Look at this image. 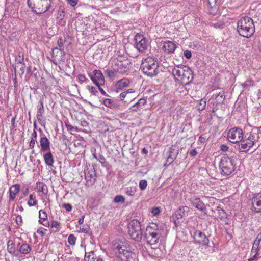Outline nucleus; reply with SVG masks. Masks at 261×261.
<instances>
[{"instance_id":"19","label":"nucleus","mask_w":261,"mask_h":261,"mask_svg":"<svg viewBox=\"0 0 261 261\" xmlns=\"http://www.w3.org/2000/svg\"><path fill=\"white\" fill-rule=\"evenodd\" d=\"M252 205L254 206L255 204L257 207H254V211L256 213L261 212V193L254 195L252 199Z\"/></svg>"},{"instance_id":"39","label":"nucleus","mask_w":261,"mask_h":261,"mask_svg":"<svg viewBox=\"0 0 261 261\" xmlns=\"http://www.w3.org/2000/svg\"><path fill=\"white\" fill-rule=\"evenodd\" d=\"M216 210L218 213L219 217L220 218L221 220H223L227 218V215L226 212L223 208L220 207V206H217Z\"/></svg>"},{"instance_id":"49","label":"nucleus","mask_w":261,"mask_h":261,"mask_svg":"<svg viewBox=\"0 0 261 261\" xmlns=\"http://www.w3.org/2000/svg\"><path fill=\"white\" fill-rule=\"evenodd\" d=\"M125 198L121 195H117L115 197L114 201L116 203H124L125 202Z\"/></svg>"},{"instance_id":"48","label":"nucleus","mask_w":261,"mask_h":261,"mask_svg":"<svg viewBox=\"0 0 261 261\" xmlns=\"http://www.w3.org/2000/svg\"><path fill=\"white\" fill-rule=\"evenodd\" d=\"M24 62L23 55H21V53L19 52L18 56L15 57V63H20Z\"/></svg>"},{"instance_id":"55","label":"nucleus","mask_w":261,"mask_h":261,"mask_svg":"<svg viewBox=\"0 0 261 261\" xmlns=\"http://www.w3.org/2000/svg\"><path fill=\"white\" fill-rule=\"evenodd\" d=\"M260 241H261V232L259 233L257 235L256 239L254 241L253 244H255V246H256V245H259Z\"/></svg>"},{"instance_id":"24","label":"nucleus","mask_w":261,"mask_h":261,"mask_svg":"<svg viewBox=\"0 0 261 261\" xmlns=\"http://www.w3.org/2000/svg\"><path fill=\"white\" fill-rule=\"evenodd\" d=\"M39 222L44 226L48 227L50 225L49 222L46 221L47 215L43 210H40L39 212Z\"/></svg>"},{"instance_id":"27","label":"nucleus","mask_w":261,"mask_h":261,"mask_svg":"<svg viewBox=\"0 0 261 261\" xmlns=\"http://www.w3.org/2000/svg\"><path fill=\"white\" fill-rule=\"evenodd\" d=\"M46 153L43 155V158L45 164L49 166H52L54 163V159L52 153L49 151H46Z\"/></svg>"},{"instance_id":"21","label":"nucleus","mask_w":261,"mask_h":261,"mask_svg":"<svg viewBox=\"0 0 261 261\" xmlns=\"http://www.w3.org/2000/svg\"><path fill=\"white\" fill-rule=\"evenodd\" d=\"M45 110L43 106V101L42 99H40L37 105V112L36 114L37 120L39 123L41 122Z\"/></svg>"},{"instance_id":"1","label":"nucleus","mask_w":261,"mask_h":261,"mask_svg":"<svg viewBox=\"0 0 261 261\" xmlns=\"http://www.w3.org/2000/svg\"><path fill=\"white\" fill-rule=\"evenodd\" d=\"M261 134L260 128L256 127L244 135L241 143L239 145L240 150L242 152L248 151L250 148H257L260 146L259 134Z\"/></svg>"},{"instance_id":"45","label":"nucleus","mask_w":261,"mask_h":261,"mask_svg":"<svg viewBox=\"0 0 261 261\" xmlns=\"http://www.w3.org/2000/svg\"><path fill=\"white\" fill-rule=\"evenodd\" d=\"M95 253L93 251H91L88 253H86L85 257L88 258V261H94L95 260Z\"/></svg>"},{"instance_id":"43","label":"nucleus","mask_w":261,"mask_h":261,"mask_svg":"<svg viewBox=\"0 0 261 261\" xmlns=\"http://www.w3.org/2000/svg\"><path fill=\"white\" fill-rule=\"evenodd\" d=\"M60 226V223L57 221H52L51 222L50 226L51 228H54L55 229L53 231L55 232L58 231L59 228Z\"/></svg>"},{"instance_id":"63","label":"nucleus","mask_w":261,"mask_h":261,"mask_svg":"<svg viewBox=\"0 0 261 261\" xmlns=\"http://www.w3.org/2000/svg\"><path fill=\"white\" fill-rule=\"evenodd\" d=\"M68 3L72 7H74L77 5L78 0H67Z\"/></svg>"},{"instance_id":"29","label":"nucleus","mask_w":261,"mask_h":261,"mask_svg":"<svg viewBox=\"0 0 261 261\" xmlns=\"http://www.w3.org/2000/svg\"><path fill=\"white\" fill-rule=\"evenodd\" d=\"M130 81L128 79L123 78L119 80L116 84V88L117 89H122L124 88L127 87L129 86Z\"/></svg>"},{"instance_id":"40","label":"nucleus","mask_w":261,"mask_h":261,"mask_svg":"<svg viewBox=\"0 0 261 261\" xmlns=\"http://www.w3.org/2000/svg\"><path fill=\"white\" fill-rule=\"evenodd\" d=\"M137 191V188L135 187H128L126 188L125 193L130 197H133Z\"/></svg>"},{"instance_id":"34","label":"nucleus","mask_w":261,"mask_h":261,"mask_svg":"<svg viewBox=\"0 0 261 261\" xmlns=\"http://www.w3.org/2000/svg\"><path fill=\"white\" fill-rule=\"evenodd\" d=\"M113 69L111 70L107 69L105 70V73L107 76L110 79H114L117 77L118 71L115 69V66H113Z\"/></svg>"},{"instance_id":"16","label":"nucleus","mask_w":261,"mask_h":261,"mask_svg":"<svg viewBox=\"0 0 261 261\" xmlns=\"http://www.w3.org/2000/svg\"><path fill=\"white\" fill-rule=\"evenodd\" d=\"M193 78L192 70L190 68L186 67L184 73L182 74V77L180 80L181 83L185 85H189L192 83Z\"/></svg>"},{"instance_id":"26","label":"nucleus","mask_w":261,"mask_h":261,"mask_svg":"<svg viewBox=\"0 0 261 261\" xmlns=\"http://www.w3.org/2000/svg\"><path fill=\"white\" fill-rule=\"evenodd\" d=\"M19 184H15L14 185L12 186L9 189V200L10 201H13L16 195L19 192Z\"/></svg>"},{"instance_id":"42","label":"nucleus","mask_w":261,"mask_h":261,"mask_svg":"<svg viewBox=\"0 0 261 261\" xmlns=\"http://www.w3.org/2000/svg\"><path fill=\"white\" fill-rule=\"evenodd\" d=\"M206 103V101L205 99H201L196 107L199 110L202 111L205 108Z\"/></svg>"},{"instance_id":"60","label":"nucleus","mask_w":261,"mask_h":261,"mask_svg":"<svg viewBox=\"0 0 261 261\" xmlns=\"http://www.w3.org/2000/svg\"><path fill=\"white\" fill-rule=\"evenodd\" d=\"M126 60H128L127 57L124 56H118V57L116 58V62L118 63L119 62H122L121 61H124Z\"/></svg>"},{"instance_id":"3","label":"nucleus","mask_w":261,"mask_h":261,"mask_svg":"<svg viewBox=\"0 0 261 261\" xmlns=\"http://www.w3.org/2000/svg\"><path fill=\"white\" fill-rule=\"evenodd\" d=\"M159 63L156 59L148 57L142 61L141 69L143 73L152 77L156 76L160 72Z\"/></svg>"},{"instance_id":"59","label":"nucleus","mask_w":261,"mask_h":261,"mask_svg":"<svg viewBox=\"0 0 261 261\" xmlns=\"http://www.w3.org/2000/svg\"><path fill=\"white\" fill-rule=\"evenodd\" d=\"M160 212L161 211L160 208L158 207L152 208L151 211V213L153 214L154 216L159 214Z\"/></svg>"},{"instance_id":"4","label":"nucleus","mask_w":261,"mask_h":261,"mask_svg":"<svg viewBox=\"0 0 261 261\" xmlns=\"http://www.w3.org/2000/svg\"><path fill=\"white\" fill-rule=\"evenodd\" d=\"M238 31L239 34L249 38L254 33V25L251 17H242L238 22Z\"/></svg>"},{"instance_id":"36","label":"nucleus","mask_w":261,"mask_h":261,"mask_svg":"<svg viewBox=\"0 0 261 261\" xmlns=\"http://www.w3.org/2000/svg\"><path fill=\"white\" fill-rule=\"evenodd\" d=\"M169 159H171V161H173L177 157L178 152L177 150H176L175 147L171 146L169 151Z\"/></svg>"},{"instance_id":"61","label":"nucleus","mask_w":261,"mask_h":261,"mask_svg":"<svg viewBox=\"0 0 261 261\" xmlns=\"http://www.w3.org/2000/svg\"><path fill=\"white\" fill-rule=\"evenodd\" d=\"M258 246H259V245H256V246H255V244H253V246H252V248L251 249V255H252L253 254H257V252L258 250Z\"/></svg>"},{"instance_id":"25","label":"nucleus","mask_w":261,"mask_h":261,"mask_svg":"<svg viewBox=\"0 0 261 261\" xmlns=\"http://www.w3.org/2000/svg\"><path fill=\"white\" fill-rule=\"evenodd\" d=\"M134 92L135 91L133 89H129L122 92L119 95V98L121 100L124 101L125 102H127L132 98V97L130 95V94Z\"/></svg>"},{"instance_id":"50","label":"nucleus","mask_w":261,"mask_h":261,"mask_svg":"<svg viewBox=\"0 0 261 261\" xmlns=\"http://www.w3.org/2000/svg\"><path fill=\"white\" fill-rule=\"evenodd\" d=\"M150 230L154 231L160 232V230L158 228V225L155 223H152L150 225L148 226L146 229H149Z\"/></svg>"},{"instance_id":"37","label":"nucleus","mask_w":261,"mask_h":261,"mask_svg":"<svg viewBox=\"0 0 261 261\" xmlns=\"http://www.w3.org/2000/svg\"><path fill=\"white\" fill-rule=\"evenodd\" d=\"M146 103V100L144 99H140L138 101L132 106L134 111H137L142 108V107Z\"/></svg>"},{"instance_id":"18","label":"nucleus","mask_w":261,"mask_h":261,"mask_svg":"<svg viewBox=\"0 0 261 261\" xmlns=\"http://www.w3.org/2000/svg\"><path fill=\"white\" fill-rule=\"evenodd\" d=\"M186 67L183 65H179L172 68V74L176 80H180L182 74L184 73Z\"/></svg>"},{"instance_id":"2","label":"nucleus","mask_w":261,"mask_h":261,"mask_svg":"<svg viewBox=\"0 0 261 261\" xmlns=\"http://www.w3.org/2000/svg\"><path fill=\"white\" fill-rule=\"evenodd\" d=\"M115 254L117 258L121 261H130L134 254L130 250V246L124 239L120 241L114 245Z\"/></svg>"},{"instance_id":"7","label":"nucleus","mask_w":261,"mask_h":261,"mask_svg":"<svg viewBox=\"0 0 261 261\" xmlns=\"http://www.w3.org/2000/svg\"><path fill=\"white\" fill-rule=\"evenodd\" d=\"M128 233L131 238L139 242L142 238V231L140 221L137 219L132 220L127 225Z\"/></svg>"},{"instance_id":"57","label":"nucleus","mask_w":261,"mask_h":261,"mask_svg":"<svg viewBox=\"0 0 261 261\" xmlns=\"http://www.w3.org/2000/svg\"><path fill=\"white\" fill-rule=\"evenodd\" d=\"M184 56L187 59H190L192 57V53L191 51L186 50L184 53Z\"/></svg>"},{"instance_id":"35","label":"nucleus","mask_w":261,"mask_h":261,"mask_svg":"<svg viewBox=\"0 0 261 261\" xmlns=\"http://www.w3.org/2000/svg\"><path fill=\"white\" fill-rule=\"evenodd\" d=\"M210 25L214 27V28H223L225 26V22L223 20H220L217 21L216 20H213L210 22Z\"/></svg>"},{"instance_id":"32","label":"nucleus","mask_w":261,"mask_h":261,"mask_svg":"<svg viewBox=\"0 0 261 261\" xmlns=\"http://www.w3.org/2000/svg\"><path fill=\"white\" fill-rule=\"evenodd\" d=\"M215 97V101L216 105L223 103L225 98V92L223 91H220L215 95H213Z\"/></svg>"},{"instance_id":"10","label":"nucleus","mask_w":261,"mask_h":261,"mask_svg":"<svg viewBox=\"0 0 261 261\" xmlns=\"http://www.w3.org/2000/svg\"><path fill=\"white\" fill-rule=\"evenodd\" d=\"M189 211V208L188 206H180L173 214L171 217V220L174 222L176 227L180 224V222L177 221L180 219H182L185 216L186 213H188Z\"/></svg>"},{"instance_id":"64","label":"nucleus","mask_w":261,"mask_h":261,"mask_svg":"<svg viewBox=\"0 0 261 261\" xmlns=\"http://www.w3.org/2000/svg\"><path fill=\"white\" fill-rule=\"evenodd\" d=\"M78 79L79 81L82 83L85 82L87 80V78L85 75L80 74L78 75Z\"/></svg>"},{"instance_id":"13","label":"nucleus","mask_w":261,"mask_h":261,"mask_svg":"<svg viewBox=\"0 0 261 261\" xmlns=\"http://www.w3.org/2000/svg\"><path fill=\"white\" fill-rule=\"evenodd\" d=\"M160 237V233L154 232L149 229H146L145 237L147 239V242L150 245H155L159 242Z\"/></svg>"},{"instance_id":"22","label":"nucleus","mask_w":261,"mask_h":261,"mask_svg":"<svg viewBox=\"0 0 261 261\" xmlns=\"http://www.w3.org/2000/svg\"><path fill=\"white\" fill-rule=\"evenodd\" d=\"M176 47L177 46L175 43L172 41H168L164 43L163 49L165 53L170 54L173 53Z\"/></svg>"},{"instance_id":"23","label":"nucleus","mask_w":261,"mask_h":261,"mask_svg":"<svg viewBox=\"0 0 261 261\" xmlns=\"http://www.w3.org/2000/svg\"><path fill=\"white\" fill-rule=\"evenodd\" d=\"M41 151L45 152L50 150V142L46 137H41L40 139Z\"/></svg>"},{"instance_id":"41","label":"nucleus","mask_w":261,"mask_h":261,"mask_svg":"<svg viewBox=\"0 0 261 261\" xmlns=\"http://www.w3.org/2000/svg\"><path fill=\"white\" fill-rule=\"evenodd\" d=\"M25 67V65L24 62L15 63V70H16V68H17L18 70V73L20 74H22L24 73Z\"/></svg>"},{"instance_id":"47","label":"nucleus","mask_w":261,"mask_h":261,"mask_svg":"<svg viewBox=\"0 0 261 261\" xmlns=\"http://www.w3.org/2000/svg\"><path fill=\"white\" fill-rule=\"evenodd\" d=\"M147 186V182L146 180H141L139 182V188L141 191H144L146 189Z\"/></svg>"},{"instance_id":"12","label":"nucleus","mask_w":261,"mask_h":261,"mask_svg":"<svg viewBox=\"0 0 261 261\" xmlns=\"http://www.w3.org/2000/svg\"><path fill=\"white\" fill-rule=\"evenodd\" d=\"M134 40L136 48L140 52H143L147 49L148 44L143 35L137 34L135 36Z\"/></svg>"},{"instance_id":"44","label":"nucleus","mask_w":261,"mask_h":261,"mask_svg":"<svg viewBox=\"0 0 261 261\" xmlns=\"http://www.w3.org/2000/svg\"><path fill=\"white\" fill-rule=\"evenodd\" d=\"M76 240V237L73 234H70L68 238V242L70 245L74 246L75 244Z\"/></svg>"},{"instance_id":"5","label":"nucleus","mask_w":261,"mask_h":261,"mask_svg":"<svg viewBox=\"0 0 261 261\" xmlns=\"http://www.w3.org/2000/svg\"><path fill=\"white\" fill-rule=\"evenodd\" d=\"M221 174L223 176H230L234 174L236 168L234 159L224 155L222 156L219 163Z\"/></svg>"},{"instance_id":"31","label":"nucleus","mask_w":261,"mask_h":261,"mask_svg":"<svg viewBox=\"0 0 261 261\" xmlns=\"http://www.w3.org/2000/svg\"><path fill=\"white\" fill-rule=\"evenodd\" d=\"M31 251V247L27 243H23L20 246V248L18 249L19 257L20 254H28Z\"/></svg>"},{"instance_id":"54","label":"nucleus","mask_w":261,"mask_h":261,"mask_svg":"<svg viewBox=\"0 0 261 261\" xmlns=\"http://www.w3.org/2000/svg\"><path fill=\"white\" fill-rule=\"evenodd\" d=\"M88 88L90 92L93 94L94 95H97V94L98 93V91L97 88L94 87L93 86L90 87L89 86H88Z\"/></svg>"},{"instance_id":"14","label":"nucleus","mask_w":261,"mask_h":261,"mask_svg":"<svg viewBox=\"0 0 261 261\" xmlns=\"http://www.w3.org/2000/svg\"><path fill=\"white\" fill-rule=\"evenodd\" d=\"M114 64L115 69H116L120 73H126L129 70L131 63L128 60Z\"/></svg>"},{"instance_id":"11","label":"nucleus","mask_w":261,"mask_h":261,"mask_svg":"<svg viewBox=\"0 0 261 261\" xmlns=\"http://www.w3.org/2000/svg\"><path fill=\"white\" fill-rule=\"evenodd\" d=\"M88 75L95 85L98 84H100V85H105V77L100 70L95 69L93 71V73H89Z\"/></svg>"},{"instance_id":"6","label":"nucleus","mask_w":261,"mask_h":261,"mask_svg":"<svg viewBox=\"0 0 261 261\" xmlns=\"http://www.w3.org/2000/svg\"><path fill=\"white\" fill-rule=\"evenodd\" d=\"M51 0H28V5L36 14H41L50 7Z\"/></svg>"},{"instance_id":"15","label":"nucleus","mask_w":261,"mask_h":261,"mask_svg":"<svg viewBox=\"0 0 261 261\" xmlns=\"http://www.w3.org/2000/svg\"><path fill=\"white\" fill-rule=\"evenodd\" d=\"M189 201L191 204L196 208L203 212L204 214L207 213L206 205L198 197H192L190 198Z\"/></svg>"},{"instance_id":"46","label":"nucleus","mask_w":261,"mask_h":261,"mask_svg":"<svg viewBox=\"0 0 261 261\" xmlns=\"http://www.w3.org/2000/svg\"><path fill=\"white\" fill-rule=\"evenodd\" d=\"M34 198L32 195H30L29 196V201L28 202V204L30 206H35L37 204V201L36 200H34Z\"/></svg>"},{"instance_id":"62","label":"nucleus","mask_w":261,"mask_h":261,"mask_svg":"<svg viewBox=\"0 0 261 261\" xmlns=\"http://www.w3.org/2000/svg\"><path fill=\"white\" fill-rule=\"evenodd\" d=\"M97 87L98 90L101 92L102 94L106 96H108V95L107 94V93L103 90V89L101 87V86H103V85H100V84H98L97 85H96Z\"/></svg>"},{"instance_id":"38","label":"nucleus","mask_w":261,"mask_h":261,"mask_svg":"<svg viewBox=\"0 0 261 261\" xmlns=\"http://www.w3.org/2000/svg\"><path fill=\"white\" fill-rule=\"evenodd\" d=\"M37 134L36 130L34 129L33 132L31 134V138L29 144L30 148L33 149L34 148L35 143L37 141Z\"/></svg>"},{"instance_id":"8","label":"nucleus","mask_w":261,"mask_h":261,"mask_svg":"<svg viewBox=\"0 0 261 261\" xmlns=\"http://www.w3.org/2000/svg\"><path fill=\"white\" fill-rule=\"evenodd\" d=\"M243 130L239 127H233L229 129L227 133L228 140L232 143H241L243 139Z\"/></svg>"},{"instance_id":"30","label":"nucleus","mask_w":261,"mask_h":261,"mask_svg":"<svg viewBox=\"0 0 261 261\" xmlns=\"http://www.w3.org/2000/svg\"><path fill=\"white\" fill-rule=\"evenodd\" d=\"M64 55V52L62 48H59L57 47H54L52 50L53 57L58 60H62V57Z\"/></svg>"},{"instance_id":"17","label":"nucleus","mask_w":261,"mask_h":261,"mask_svg":"<svg viewBox=\"0 0 261 261\" xmlns=\"http://www.w3.org/2000/svg\"><path fill=\"white\" fill-rule=\"evenodd\" d=\"M85 172V179L89 186H92L95 184L96 180V173L94 167L87 169Z\"/></svg>"},{"instance_id":"20","label":"nucleus","mask_w":261,"mask_h":261,"mask_svg":"<svg viewBox=\"0 0 261 261\" xmlns=\"http://www.w3.org/2000/svg\"><path fill=\"white\" fill-rule=\"evenodd\" d=\"M7 251L8 252L16 257H19L18 249H16L15 244L11 240H9L7 242Z\"/></svg>"},{"instance_id":"58","label":"nucleus","mask_w":261,"mask_h":261,"mask_svg":"<svg viewBox=\"0 0 261 261\" xmlns=\"http://www.w3.org/2000/svg\"><path fill=\"white\" fill-rule=\"evenodd\" d=\"M16 222L19 226L21 225L22 223V219L21 215H17L16 218Z\"/></svg>"},{"instance_id":"51","label":"nucleus","mask_w":261,"mask_h":261,"mask_svg":"<svg viewBox=\"0 0 261 261\" xmlns=\"http://www.w3.org/2000/svg\"><path fill=\"white\" fill-rule=\"evenodd\" d=\"M65 124L66 127H67V130L68 131L70 132L71 133L72 131H75V132L77 131V128L76 127H73L72 125L69 124L68 122H65Z\"/></svg>"},{"instance_id":"53","label":"nucleus","mask_w":261,"mask_h":261,"mask_svg":"<svg viewBox=\"0 0 261 261\" xmlns=\"http://www.w3.org/2000/svg\"><path fill=\"white\" fill-rule=\"evenodd\" d=\"M65 42V40L63 39L62 37H60L57 41L58 48H62Z\"/></svg>"},{"instance_id":"52","label":"nucleus","mask_w":261,"mask_h":261,"mask_svg":"<svg viewBox=\"0 0 261 261\" xmlns=\"http://www.w3.org/2000/svg\"><path fill=\"white\" fill-rule=\"evenodd\" d=\"M97 160L101 164L102 166L106 167L107 163H106V159L105 157L102 155H99L97 158Z\"/></svg>"},{"instance_id":"33","label":"nucleus","mask_w":261,"mask_h":261,"mask_svg":"<svg viewBox=\"0 0 261 261\" xmlns=\"http://www.w3.org/2000/svg\"><path fill=\"white\" fill-rule=\"evenodd\" d=\"M37 189L39 192H41L44 195L48 193V188L46 184L42 182H38L36 184Z\"/></svg>"},{"instance_id":"56","label":"nucleus","mask_w":261,"mask_h":261,"mask_svg":"<svg viewBox=\"0 0 261 261\" xmlns=\"http://www.w3.org/2000/svg\"><path fill=\"white\" fill-rule=\"evenodd\" d=\"M62 207L64 208L68 212L71 211L72 208L71 205L69 203L63 204Z\"/></svg>"},{"instance_id":"28","label":"nucleus","mask_w":261,"mask_h":261,"mask_svg":"<svg viewBox=\"0 0 261 261\" xmlns=\"http://www.w3.org/2000/svg\"><path fill=\"white\" fill-rule=\"evenodd\" d=\"M103 103L105 106L110 109H115L120 107V105L117 103L116 100L109 98L103 99Z\"/></svg>"},{"instance_id":"9","label":"nucleus","mask_w":261,"mask_h":261,"mask_svg":"<svg viewBox=\"0 0 261 261\" xmlns=\"http://www.w3.org/2000/svg\"><path fill=\"white\" fill-rule=\"evenodd\" d=\"M193 242L196 244L204 247L206 248L208 246L210 240L208 237L200 230H196L192 236Z\"/></svg>"}]
</instances>
